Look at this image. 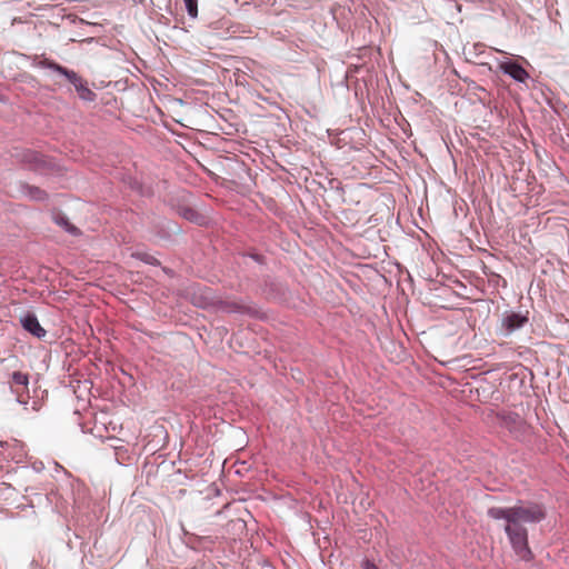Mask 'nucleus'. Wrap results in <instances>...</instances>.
<instances>
[{"instance_id":"nucleus-13","label":"nucleus","mask_w":569,"mask_h":569,"mask_svg":"<svg viewBox=\"0 0 569 569\" xmlns=\"http://www.w3.org/2000/svg\"><path fill=\"white\" fill-rule=\"evenodd\" d=\"M186 9L191 18H196L198 14V4L196 0H184Z\"/></svg>"},{"instance_id":"nucleus-2","label":"nucleus","mask_w":569,"mask_h":569,"mask_svg":"<svg viewBox=\"0 0 569 569\" xmlns=\"http://www.w3.org/2000/svg\"><path fill=\"white\" fill-rule=\"evenodd\" d=\"M39 66L44 69L52 70L63 76L76 89L79 98L87 102H92L97 99L96 92H93L86 80H83L76 71L67 69L66 67L57 63L50 59H42Z\"/></svg>"},{"instance_id":"nucleus-9","label":"nucleus","mask_w":569,"mask_h":569,"mask_svg":"<svg viewBox=\"0 0 569 569\" xmlns=\"http://www.w3.org/2000/svg\"><path fill=\"white\" fill-rule=\"evenodd\" d=\"M10 377H11V383H12L11 388H13V386H17V387H23L24 389H28V386H29L28 373H23L21 371H13ZM12 391L17 393L18 401L20 403H26V401L21 399V395L19 393L18 390L12 389Z\"/></svg>"},{"instance_id":"nucleus-10","label":"nucleus","mask_w":569,"mask_h":569,"mask_svg":"<svg viewBox=\"0 0 569 569\" xmlns=\"http://www.w3.org/2000/svg\"><path fill=\"white\" fill-rule=\"evenodd\" d=\"M179 213L186 220H189V221L198 223V224H201L204 219L201 213H199L196 209H193L191 207H182L179 210Z\"/></svg>"},{"instance_id":"nucleus-12","label":"nucleus","mask_w":569,"mask_h":569,"mask_svg":"<svg viewBox=\"0 0 569 569\" xmlns=\"http://www.w3.org/2000/svg\"><path fill=\"white\" fill-rule=\"evenodd\" d=\"M56 222L58 224H60V226H63L69 233H71V234H77L78 233V228H76L74 226L70 224L66 217H58L56 219Z\"/></svg>"},{"instance_id":"nucleus-7","label":"nucleus","mask_w":569,"mask_h":569,"mask_svg":"<svg viewBox=\"0 0 569 569\" xmlns=\"http://www.w3.org/2000/svg\"><path fill=\"white\" fill-rule=\"evenodd\" d=\"M19 190L24 197L33 201L44 202L49 198L48 193L44 190L28 183H21Z\"/></svg>"},{"instance_id":"nucleus-4","label":"nucleus","mask_w":569,"mask_h":569,"mask_svg":"<svg viewBox=\"0 0 569 569\" xmlns=\"http://www.w3.org/2000/svg\"><path fill=\"white\" fill-rule=\"evenodd\" d=\"M498 67L501 72L519 83H523L529 79L528 71L517 61L509 58L499 61Z\"/></svg>"},{"instance_id":"nucleus-6","label":"nucleus","mask_w":569,"mask_h":569,"mask_svg":"<svg viewBox=\"0 0 569 569\" xmlns=\"http://www.w3.org/2000/svg\"><path fill=\"white\" fill-rule=\"evenodd\" d=\"M22 328L31 333L32 336L41 339L47 335V331L40 325L37 316L32 312H28L20 318Z\"/></svg>"},{"instance_id":"nucleus-5","label":"nucleus","mask_w":569,"mask_h":569,"mask_svg":"<svg viewBox=\"0 0 569 569\" xmlns=\"http://www.w3.org/2000/svg\"><path fill=\"white\" fill-rule=\"evenodd\" d=\"M221 309L228 313L248 315L250 317H258L259 315L256 306L242 301H224L221 303Z\"/></svg>"},{"instance_id":"nucleus-1","label":"nucleus","mask_w":569,"mask_h":569,"mask_svg":"<svg viewBox=\"0 0 569 569\" xmlns=\"http://www.w3.org/2000/svg\"><path fill=\"white\" fill-rule=\"evenodd\" d=\"M487 515L493 520L505 521V533L516 556L522 561H531L533 553L528 543L526 523H539L547 517L542 503L535 501L519 502L511 507H491Z\"/></svg>"},{"instance_id":"nucleus-8","label":"nucleus","mask_w":569,"mask_h":569,"mask_svg":"<svg viewBox=\"0 0 569 569\" xmlns=\"http://www.w3.org/2000/svg\"><path fill=\"white\" fill-rule=\"evenodd\" d=\"M17 157L22 163L28 164L31 168H38L43 162L41 154L32 150H23L17 153Z\"/></svg>"},{"instance_id":"nucleus-3","label":"nucleus","mask_w":569,"mask_h":569,"mask_svg":"<svg viewBox=\"0 0 569 569\" xmlns=\"http://www.w3.org/2000/svg\"><path fill=\"white\" fill-rule=\"evenodd\" d=\"M529 322L528 312L505 311L501 315L497 335L503 338L510 337L516 331L522 329Z\"/></svg>"},{"instance_id":"nucleus-16","label":"nucleus","mask_w":569,"mask_h":569,"mask_svg":"<svg viewBox=\"0 0 569 569\" xmlns=\"http://www.w3.org/2000/svg\"><path fill=\"white\" fill-rule=\"evenodd\" d=\"M252 258H253L254 260H257L258 262H260V256H259V254H253V256H252Z\"/></svg>"},{"instance_id":"nucleus-15","label":"nucleus","mask_w":569,"mask_h":569,"mask_svg":"<svg viewBox=\"0 0 569 569\" xmlns=\"http://www.w3.org/2000/svg\"><path fill=\"white\" fill-rule=\"evenodd\" d=\"M362 569H379L375 562L369 559H365L361 563Z\"/></svg>"},{"instance_id":"nucleus-14","label":"nucleus","mask_w":569,"mask_h":569,"mask_svg":"<svg viewBox=\"0 0 569 569\" xmlns=\"http://www.w3.org/2000/svg\"><path fill=\"white\" fill-rule=\"evenodd\" d=\"M127 449L123 446L114 447V456L118 463H122Z\"/></svg>"},{"instance_id":"nucleus-11","label":"nucleus","mask_w":569,"mask_h":569,"mask_svg":"<svg viewBox=\"0 0 569 569\" xmlns=\"http://www.w3.org/2000/svg\"><path fill=\"white\" fill-rule=\"evenodd\" d=\"M137 258L140 259L141 261H143L144 263L151 264V266H158L160 263L156 257H153L152 254L147 253V252L137 253Z\"/></svg>"}]
</instances>
